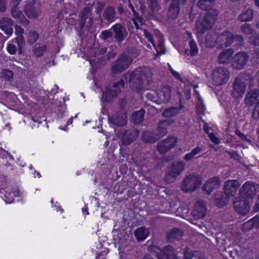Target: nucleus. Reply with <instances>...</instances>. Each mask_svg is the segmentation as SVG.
Returning <instances> with one entry per match:
<instances>
[{
  "label": "nucleus",
  "mask_w": 259,
  "mask_h": 259,
  "mask_svg": "<svg viewBox=\"0 0 259 259\" xmlns=\"http://www.w3.org/2000/svg\"><path fill=\"white\" fill-rule=\"evenodd\" d=\"M152 78L153 73L150 68L145 66L137 68L134 71L124 73L119 81L113 83L111 89L117 92L118 95L121 89L124 88V81H126L130 83L133 91L140 93L144 90V80L148 84H150L153 81Z\"/></svg>",
  "instance_id": "obj_1"
},
{
  "label": "nucleus",
  "mask_w": 259,
  "mask_h": 259,
  "mask_svg": "<svg viewBox=\"0 0 259 259\" xmlns=\"http://www.w3.org/2000/svg\"><path fill=\"white\" fill-rule=\"evenodd\" d=\"M259 225H256L255 223L251 219L248 221L244 223L242 225V229L245 231L251 230L253 227L257 228Z\"/></svg>",
  "instance_id": "obj_43"
},
{
  "label": "nucleus",
  "mask_w": 259,
  "mask_h": 259,
  "mask_svg": "<svg viewBox=\"0 0 259 259\" xmlns=\"http://www.w3.org/2000/svg\"><path fill=\"white\" fill-rule=\"evenodd\" d=\"M134 236L138 242L143 241L150 235L149 229L145 227L137 228L134 232Z\"/></svg>",
  "instance_id": "obj_21"
},
{
  "label": "nucleus",
  "mask_w": 259,
  "mask_h": 259,
  "mask_svg": "<svg viewBox=\"0 0 259 259\" xmlns=\"http://www.w3.org/2000/svg\"><path fill=\"white\" fill-rule=\"evenodd\" d=\"M226 252H228L230 254V259H240L237 249L235 248L234 246H231L230 245L227 247Z\"/></svg>",
  "instance_id": "obj_39"
},
{
  "label": "nucleus",
  "mask_w": 259,
  "mask_h": 259,
  "mask_svg": "<svg viewBox=\"0 0 259 259\" xmlns=\"http://www.w3.org/2000/svg\"><path fill=\"white\" fill-rule=\"evenodd\" d=\"M163 257H165L166 259H178L175 250L172 246H165L163 248Z\"/></svg>",
  "instance_id": "obj_30"
},
{
  "label": "nucleus",
  "mask_w": 259,
  "mask_h": 259,
  "mask_svg": "<svg viewBox=\"0 0 259 259\" xmlns=\"http://www.w3.org/2000/svg\"><path fill=\"white\" fill-rule=\"evenodd\" d=\"M185 163L178 161L171 164V166L167 168L172 172V175L179 176L185 169Z\"/></svg>",
  "instance_id": "obj_26"
},
{
  "label": "nucleus",
  "mask_w": 259,
  "mask_h": 259,
  "mask_svg": "<svg viewBox=\"0 0 259 259\" xmlns=\"http://www.w3.org/2000/svg\"><path fill=\"white\" fill-rule=\"evenodd\" d=\"M221 185V180L218 177H213L208 180L203 186V190L209 195L214 190L218 189Z\"/></svg>",
  "instance_id": "obj_16"
},
{
  "label": "nucleus",
  "mask_w": 259,
  "mask_h": 259,
  "mask_svg": "<svg viewBox=\"0 0 259 259\" xmlns=\"http://www.w3.org/2000/svg\"><path fill=\"white\" fill-rule=\"evenodd\" d=\"M7 50L11 55H15L17 52L16 47L15 45L9 43L7 45Z\"/></svg>",
  "instance_id": "obj_56"
},
{
  "label": "nucleus",
  "mask_w": 259,
  "mask_h": 259,
  "mask_svg": "<svg viewBox=\"0 0 259 259\" xmlns=\"http://www.w3.org/2000/svg\"><path fill=\"white\" fill-rule=\"evenodd\" d=\"M135 139V133L133 131H126L122 135L121 142L123 145H129Z\"/></svg>",
  "instance_id": "obj_32"
},
{
  "label": "nucleus",
  "mask_w": 259,
  "mask_h": 259,
  "mask_svg": "<svg viewBox=\"0 0 259 259\" xmlns=\"http://www.w3.org/2000/svg\"><path fill=\"white\" fill-rule=\"evenodd\" d=\"M141 138L145 143L153 144L158 140L159 136L158 135L150 131H144L142 133Z\"/></svg>",
  "instance_id": "obj_23"
},
{
  "label": "nucleus",
  "mask_w": 259,
  "mask_h": 259,
  "mask_svg": "<svg viewBox=\"0 0 259 259\" xmlns=\"http://www.w3.org/2000/svg\"><path fill=\"white\" fill-rule=\"evenodd\" d=\"M190 53L191 56H194L198 53V49L196 42L191 40L190 42Z\"/></svg>",
  "instance_id": "obj_53"
},
{
  "label": "nucleus",
  "mask_w": 259,
  "mask_h": 259,
  "mask_svg": "<svg viewBox=\"0 0 259 259\" xmlns=\"http://www.w3.org/2000/svg\"><path fill=\"white\" fill-rule=\"evenodd\" d=\"M97 4L98 5V7L96 9V11L97 13H99L102 10V9L104 7L105 3L103 1H98L97 2Z\"/></svg>",
  "instance_id": "obj_62"
},
{
  "label": "nucleus",
  "mask_w": 259,
  "mask_h": 259,
  "mask_svg": "<svg viewBox=\"0 0 259 259\" xmlns=\"http://www.w3.org/2000/svg\"><path fill=\"white\" fill-rule=\"evenodd\" d=\"M6 10V2L5 0H0V12H4Z\"/></svg>",
  "instance_id": "obj_63"
},
{
  "label": "nucleus",
  "mask_w": 259,
  "mask_h": 259,
  "mask_svg": "<svg viewBox=\"0 0 259 259\" xmlns=\"http://www.w3.org/2000/svg\"><path fill=\"white\" fill-rule=\"evenodd\" d=\"M208 137L210 140L214 143L215 144H219L220 143V139L215 136V135L212 133L209 134Z\"/></svg>",
  "instance_id": "obj_61"
},
{
  "label": "nucleus",
  "mask_w": 259,
  "mask_h": 259,
  "mask_svg": "<svg viewBox=\"0 0 259 259\" xmlns=\"http://www.w3.org/2000/svg\"><path fill=\"white\" fill-rule=\"evenodd\" d=\"M14 193L6 192L4 194V200L6 203L10 204L14 201Z\"/></svg>",
  "instance_id": "obj_49"
},
{
  "label": "nucleus",
  "mask_w": 259,
  "mask_h": 259,
  "mask_svg": "<svg viewBox=\"0 0 259 259\" xmlns=\"http://www.w3.org/2000/svg\"><path fill=\"white\" fill-rule=\"evenodd\" d=\"M146 3L152 12H155L159 10V5L157 0H146Z\"/></svg>",
  "instance_id": "obj_41"
},
{
  "label": "nucleus",
  "mask_w": 259,
  "mask_h": 259,
  "mask_svg": "<svg viewBox=\"0 0 259 259\" xmlns=\"http://www.w3.org/2000/svg\"><path fill=\"white\" fill-rule=\"evenodd\" d=\"M225 238L226 237L224 234H218L217 235L215 239L217 245L225 251H227V248H226L225 247V245L226 244Z\"/></svg>",
  "instance_id": "obj_37"
},
{
  "label": "nucleus",
  "mask_w": 259,
  "mask_h": 259,
  "mask_svg": "<svg viewBox=\"0 0 259 259\" xmlns=\"http://www.w3.org/2000/svg\"><path fill=\"white\" fill-rule=\"evenodd\" d=\"M249 43L254 46H259V35H254L249 37Z\"/></svg>",
  "instance_id": "obj_57"
},
{
  "label": "nucleus",
  "mask_w": 259,
  "mask_h": 259,
  "mask_svg": "<svg viewBox=\"0 0 259 259\" xmlns=\"http://www.w3.org/2000/svg\"><path fill=\"white\" fill-rule=\"evenodd\" d=\"M230 197L225 192H219L215 195V203L218 207H222L228 204Z\"/></svg>",
  "instance_id": "obj_22"
},
{
  "label": "nucleus",
  "mask_w": 259,
  "mask_h": 259,
  "mask_svg": "<svg viewBox=\"0 0 259 259\" xmlns=\"http://www.w3.org/2000/svg\"><path fill=\"white\" fill-rule=\"evenodd\" d=\"M240 186L236 180H229L225 182L224 189L226 195L230 197L234 196Z\"/></svg>",
  "instance_id": "obj_15"
},
{
  "label": "nucleus",
  "mask_w": 259,
  "mask_h": 259,
  "mask_svg": "<svg viewBox=\"0 0 259 259\" xmlns=\"http://www.w3.org/2000/svg\"><path fill=\"white\" fill-rule=\"evenodd\" d=\"M229 77V72L225 68L219 67L212 70L211 78L215 85H221L226 83Z\"/></svg>",
  "instance_id": "obj_6"
},
{
  "label": "nucleus",
  "mask_w": 259,
  "mask_h": 259,
  "mask_svg": "<svg viewBox=\"0 0 259 259\" xmlns=\"http://www.w3.org/2000/svg\"><path fill=\"white\" fill-rule=\"evenodd\" d=\"M102 38L104 40H106L108 38H111L113 36L112 27L110 29L106 30H104L101 33Z\"/></svg>",
  "instance_id": "obj_54"
},
{
  "label": "nucleus",
  "mask_w": 259,
  "mask_h": 259,
  "mask_svg": "<svg viewBox=\"0 0 259 259\" xmlns=\"http://www.w3.org/2000/svg\"><path fill=\"white\" fill-rule=\"evenodd\" d=\"M253 16V11L248 8L245 12L242 13L238 17V20L241 22H247L251 21Z\"/></svg>",
  "instance_id": "obj_36"
},
{
  "label": "nucleus",
  "mask_w": 259,
  "mask_h": 259,
  "mask_svg": "<svg viewBox=\"0 0 259 259\" xmlns=\"http://www.w3.org/2000/svg\"><path fill=\"white\" fill-rule=\"evenodd\" d=\"M234 90L232 95L235 98H241L245 92L246 86L243 79L236 77L233 83Z\"/></svg>",
  "instance_id": "obj_12"
},
{
  "label": "nucleus",
  "mask_w": 259,
  "mask_h": 259,
  "mask_svg": "<svg viewBox=\"0 0 259 259\" xmlns=\"http://www.w3.org/2000/svg\"><path fill=\"white\" fill-rule=\"evenodd\" d=\"M259 191V184L252 181L245 182L239 190L240 196L245 199H252Z\"/></svg>",
  "instance_id": "obj_5"
},
{
  "label": "nucleus",
  "mask_w": 259,
  "mask_h": 259,
  "mask_svg": "<svg viewBox=\"0 0 259 259\" xmlns=\"http://www.w3.org/2000/svg\"><path fill=\"white\" fill-rule=\"evenodd\" d=\"M252 117L254 119H259V101L257 102V104H256L254 107V109L253 110Z\"/></svg>",
  "instance_id": "obj_58"
},
{
  "label": "nucleus",
  "mask_w": 259,
  "mask_h": 259,
  "mask_svg": "<svg viewBox=\"0 0 259 259\" xmlns=\"http://www.w3.org/2000/svg\"><path fill=\"white\" fill-rule=\"evenodd\" d=\"M38 34L36 31H30L27 40L28 44L30 45L34 44L38 39Z\"/></svg>",
  "instance_id": "obj_44"
},
{
  "label": "nucleus",
  "mask_w": 259,
  "mask_h": 259,
  "mask_svg": "<svg viewBox=\"0 0 259 259\" xmlns=\"http://www.w3.org/2000/svg\"><path fill=\"white\" fill-rule=\"evenodd\" d=\"M218 10H211L207 12L200 21H197L196 28L198 33L203 34L213 26L219 15Z\"/></svg>",
  "instance_id": "obj_2"
},
{
  "label": "nucleus",
  "mask_w": 259,
  "mask_h": 259,
  "mask_svg": "<svg viewBox=\"0 0 259 259\" xmlns=\"http://www.w3.org/2000/svg\"><path fill=\"white\" fill-rule=\"evenodd\" d=\"M14 3L15 4L11 9V14L12 16L17 19H20L23 16L22 12L19 10L18 9V6L22 0H12Z\"/></svg>",
  "instance_id": "obj_34"
},
{
  "label": "nucleus",
  "mask_w": 259,
  "mask_h": 259,
  "mask_svg": "<svg viewBox=\"0 0 259 259\" xmlns=\"http://www.w3.org/2000/svg\"><path fill=\"white\" fill-rule=\"evenodd\" d=\"M45 50L46 46H43L42 47H38L34 48L33 50V52L36 57H39L43 55V53Z\"/></svg>",
  "instance_id": "obj_52"
},
{
  "label": "nucleus",
  "mask_w": 259,
  "mask_h": 259,
  "mask_svg": "<svg viewBox=\"0 0 259 259\" xmlns=\"http://www.w3.org/2000/svg\"><path fill=\"white\" fill-rule=\"evenodd\" d=\"M201 151V149L199 147H197L196 148L193 149L190 153L187 154L184 157V159L188 161H190L194 158L196 155L199 154Z\"/></svg>",
  "instance_id": "obj_40"
},
{
  "label": "nucleus",
  "mask_w": 259,
  "mask_h": 259,
  "mask_svg": "<svg viewBox=\"0 0 259 259\" xmlns=\"http://www.w3.org/2000/svg\"><path fill=\"white\" fill-rule=\"evenodd\" d=\"M36 0H32L27 2L24 8L25 15L29 19H35L38 17V14L35 7Z\"/></svg>",
  "instance_id": "obj_17"
},
{
  "label": "nucleus",
  "mask_w": 259,
  "mask_h": 259,
  "mask_svg": "<svg viewBox=\"0 0 259 259\" xmlns=\"http://www.w3.org/2000/svg\"><path fill=\"white\" fill-rule=\"evenodd\" d=\"M202 183L200 177L194 175L186 176L183 179L181 189L184 192H192L199 188Z\"/></svg>",
  "instance_id": "obj_4"
},
{
  "label": "nucleus",
  "mask_w": 259,
  "mask_h": 259,
  "mask_svg": "<svg viewBox=\"0 0 259 259\" xmlns=\"http://www.w3.org/2000/svg\"><path fill=\"white\" fill-rule=\"evenodd\" d=\"M215 2L213 0H199L197 5L202 10L209 12L211 10H217L212 9Z\"/></svg>",
  "instance_id": "obj_28"
},
{
  "label": "nucleus",
  "mask_w": 259,
  "mask_h": 259,
  "mask_svg": "<svg viewBox=\"0 0 259 259\" xmlns=\"http://www.w3.org/2000/svg\"><path fill=\"white\" fill-rule=\"evenodd\" d=\"M232 43L234 41H236L240 45H242L244 42V38L243 36L241 35L238 34H233L232 37Z\"/></svg>",
  "instance_id": "obj_55"
},
{
  "label": "nucleus",
  "mask_w": 259,
  "mask_h": 259,
  "mask_svg": "<svg viewBox=\"0 0 259 259\" xmlns=\"http://www.w3.org/2000/svg\"><path fill=\"white\" fill-rule=\"evenodd\" d=\"M240 29L241 31L247 35L253 34V30L250 24L245 23L241 26Z\"/></svg>",
  "instance_id": "obj_45"
},
{
  "label": "nucleus",
  "mask_w": 259,
  "mask_h": 259,
  "mask_svg": "<svg viewBox=\"0 0 259 259\" xmlns=\"http://www.w3.org/2000/svg\"><path fill=\"white\" fill-rule=\"evenodd\" d=\"M24 29L21 26L16 25L15 26V33L17 36H23Z\"/></svg>",
  "instance_id": "obj_60"
},
{
  "label": "nucleus",
  "mask_w": 259,
  "mask_h": 259,
  "mask_svg": "<svg viewBox=\"0 0 259 259\" xmlns=\"http://www.w3.org/2000/svg\"><path fill=\"white\" fill-rule=\"evenodd\" d=\"M168 68L169 69L171 73V74L173 75V76L178 80H180L182 82H184V79L182 78L180 74L175 70L172 69V68L171 67V66L168 64Z\"/></svg>",
  "instance_id": "obj_59"
},
{
  "label": "nucleus",
  "mask_w": 259,
  "mask_h": 259,
  "mask_svg": "<svg viewBox=\"0 0 259 259\" xmlns=\"http://www.w3.org/2000/svg\"><path fill=\"white\" fill-rule=\"evenodd\" d=\"M258 95L259 91L257 89L250 91L245 97V104L249 106L253 105L256 101Z\"/></svg>",
  "instance_id": "obj_25"
},
{
  "label": "nucleus",
  "mask_w": 259,
  "mask_h": 259,
  "mask_svg": "<svg viewBox=\"0 0 259 259\" xmlns=\"http://www.w3.org/2000/svg\"><path fill=\"white\" fill-rule=\"evenodd\" d=\"M132 62V58L128 54L123 53L112 63L111 72L114 74L121 73L130 67Z\"/></svg>",
  "instance_id": "obj_3"
},
{
  "label": "nucleus",
  "mask_w": 259,
  "mask_h": 259,
  "mask_svg": "<svg viewBox=\"0 0 259 259\" xmlns=\"http://www.w3.org/2000/svg\"><path fill=\"white\" fill-rule=\"evenodd\" d=\"M113 35L117 43H121L127 35L126 29L121 23H117L112 26Z\"/></svg>",
  "instance_id": "obj_9"
},
{
  "label": "nucleus",
  "mask_w": 259,
  "mask_h": 259,
  "mask_svg": "<svg viewBox=\"0 0 259 259\" xmlns=\"http://www.w3.org/2000/svg\"><path fill=\"white\" fill-rule=\"evenodd\" d=\"M207 211L206 203L204 200L197 199L192 211V215L196 219L203 218L206 216Z\"/></svg>",
  "instance_id": "obj_11"
},
{
  "label": "nucleus",
  "mask_w": 259,
  "mask_h": 259,
  "mask_svg": "<svg viewBox=\"0 0 259 259\" xmlns=\"http://www.w3.org/2000/svg\"><path fill=\"white\" fill-rule=\"evenodd\" d=\"M171 88L169 85L163 87V96L164 99H163V103H167L170 101L171 98Z\"/></svg>",
  "instance_id": "obj_38"
},
{
  "label": "nucleus",
  "mask_w": 259,
  "mask_h": 259,
  "mask_svg": "<svg viewBox=\"0 0 259 259\" xmlns=\"http://www.w3.org/2000/svg\"><path fill=\"white\" fill-rule=\"evenodd\" d=\"M104 19L109 23H112L115 20L116 12L113 7H108L103 14Z\"/></svg>",
  "instance_id": "obj_27"
},
{
  "label": "nucleus",
  "mask_w": 259,
  "mask_h": 259,
  "mask_svg": "<svg viewBox=\"0 0 259 259\" xmlns=\"http://www.w3.org/2000/svg\"><path fill=\"white\" fill-rule=\"evenodd\" d=\"M12 42L17 44L19 49V53L20 54L22 47L24 44L25 40L23 36H17L12 39Z\"/></svg>",
  "instance_id": "obj_42"
},
{
  "label": "nucleus",
  "mask_w": 259,
  "mask_h": 259,
  "mask_svg": "<svg viewBox=\"0 0 259 259\" xmlns=\"http://www.w3.org/2000/svg\"><path fill=\"white\" fill-rule=\"evenodd\" d=\"M126 112L117 111L115 114L108 118L109 122L118 127H122L127 122Z\"/></svg>",
  "instance_id": "obj_13"
},
{
  "label": "nucleus",
  "mask_w": 259,
  "mask_h": 259,
  "mask_svg": "<svg viewBox=\"0 0 259 259\" xmlns=\"http://www.w3.org/2000/svg\"><path fill=\"white\" fill-rule=\"evenodd\" d=\"M183 254L185 259H202L205 257L203 252L198 250H192L188 247L183 249Z\"/></svg>",
  "instance_id": "obj_20"
},
{
  "label": "nucleus",
  "mask_w": 259,
  "mask_h": 259,
  "mask_svg": "<svg viewBox=\"0 0 259 259\" xmlns=\"http://www.w3.org/2000/svg\"><path fill=\"white\" fill-rule=\"evenodd\" d=\"M118 96V93L112 91L110 88H107L103 93L102 98L105 102L110 103L112 101L113 98Z\"/></svg>",
  "instance_id": "obj_33"
},
{
  "label": "nucleus",
  "mask_w": 259,
  "mask_h": 259,
  "mask_svg": "<svg viewBox=\"0 0 259 259\" xmlns=\"http://www.w3.org/2000/svg\"><path fill=\"white\" fill-rule=\"evenodd\" d=\"M177 177V175H172V172L169 169H166L165 176V181L166 183L170 184L173 182Z\"/></svg>",
  "instance_id": "obj_48"
},
{
  "label": "nucleus",
  "mask_w": 259,
  "mask_h": 259,
  "mask_svg": "<svg viewBox=\"0 0 259 259\" xmlns=\"http://www.w3.org/2000/svg\"><path fill=\"white\" fill-rule=\"evenodd\" d=\"M177 143L176 138L170 137L166 140H163V152H167L171 148H174Z\"/></svg>",
  "instance_id": "obj_35"
},
{
  "label": "nucleus",
  "mask_w": 259,
  "mask_h": 259,
  "mask_svg": "<svg viewBox=\"0 0 259 259\" xmlns=\"http://www.w3.org/2000/svg\"><path fill=\"white\" fill-rule=\"evenodd\" d=\"M183 236V231L177 228H173L165 234L166 240L170 243L181 240Z\"/></svg>",
  "instance_id": "obj_18"
},
{
  "label": "nucleus",
  "mask_w": 259,
  "mask_h": 259,
  "mask_svg": "<svg viewBox=\"0 0 259 259\" xmlns=\"http://www.w3.org/2000/svg\"><path fill=\"white\" fill-rule=\"evenodd\" d=\"M249 59V56L246 52H238L232 58V67L235 70H242L247 65Z\"/></svg>",
  "instance_id": "obj_7"
},
{
  "label": "nucleus",
  "mask_w": 259,
  "mask_h": 259,
  "mask_svg": "<svg viewBox=\"0 0 259 259\" xmlns=\"http://www.w3.org/2000/svg\"><path fill=\"white\" fill-rule=\"evenodd\" d=\"M128 7L131 9L133 13V21L137 29H140L139 24H142L143 19L140 16L139 14L137 12L131 3L128 4Z\"/></svg>",
  "instance_id": "obj_29"
},
{
  "label": "nucleus",
  "mask_w": 259,
  "mask_h": 259,
  "mask_svg": "<svg viewBox=\"0 0 259 259\" xmlns=\"http://www.w3.org/2000/svg\"><path fill=\"white\" fill-rule=\"evenodd\" d=\"M144 36L147 38L148 41L151 43L156 51L155 58H159L162 55V40H160L158 46H156L154 38L151 33L147 30H144Z\"/></svg>",
  "instance_id": "obj_19"
},
{
  "label": "nucleus",
  "mask_w": 259,
  "mask_h": 259,
  "mask_svg": "<svg viewBox=\"0 0 259 259\" xmlns=\"http://www.w3.org/2000/svg\"><path fill=\"white\" fill-rule=\"evenodd\" d=\"M92 12V8L89 6L84 7L80 12L79 16L80 18L83 19L84 21H86L88 18L89 15Z\"/></svg>",
  "instance_id": "obj_46"
},
{
  "label": "nucleus",
  "mask_w": 259,
  "mask_h": 259,
  "mask_svg": "<svg viewBox=\"0 0 259 259\" xmlns=\"http://www.w3.org/2000/svg\"><path fill=\"white\" fill-rule=\"evenodd\" d=\"M187 0H171L167 13V19L170 21L176 19L180 11V5H184Z\"/></svg>",
  "instance_id": "obj_8"
},
{
  "label": "nucleus",
  "mask_w": 259,
  "mask_h": 259,
  "mask_svg": "<svg viewBox=\"0 0 259 259\" xmlns=\"http://www.w3.org/2000/svg\"><path fill=\"white\" fill-rule=\"evenodd\" d=\"M233 53L234 50L231 48L224 51L218 56V62L221 64L229 63Z\"/></svg>",
  "instance_id": "obj_24"
},
{
  "label": "nucleus",
  "mask_w": 259,
  "mask_h": 259,
  "mask_svg": "<svg viewBox=\"0 0 259 259\" xmlns=\"http://www.w3.org/2000/svg\"><path fill=\"white\" fill-rule=\"evenodd\" d=\"M2 74L5 79L8 81H11L14 76L13 72L9 69H4L2 72Z\"/></svg>",
  "instance_id": "obj_51"
},
{
  "label": "nucleus",
  "mask_w": 259,
  "mask_h": 259,
  "mask_svg": "<svg viewBox=\"0 0 259 259\" xmlns=\"http://www.w3.org/2000/svg\"><path fill=\"white\" fill-rule=\"evenodd\" d=\"M232 32L226 31L218 36L216 41L220 48H227L232 44Z\"/></svg>",
  "instance_id": "obj_14"
},
{
  "label": "nucleus",
  "mask_w": 259,
  "mask_h": 259,
  "mask_svg": "<svg viewBox=\"0 0 259 259\" xmlns=\"http://www.w3.org/2000/svg\"><path fill=\"white\" fill-rule=\"evenodd\" d=\"M145 111L143 108L138 111H134L132 115L133 122L135 124H139L143 122Z\"/></svg>",
  "instance_id": "obj_31"
},
{
  "label": "nucleus",
  "mask_w": 259,
  "mask_h": 259,
  "mask_svg": "<svg viewBox=\"0 0 259 259\" xmlns=\"http://www.w3.org/2000/svg\"><path fill=\"white\" fill-rule=\"evenodd\" d=\"M259 210V195L257 196L255 204L253 207L252 211L257 212Z\"/></svg>",
  "instance_id": "obj_64"
},
{
  "label": "nucleus",
  "mask_w": 259,
  "mask_h": 259,
  "mask_svg": "<svg viewBox=\"0 0 259 259\" xmlns=\"http://www.w3.org/2000/svg\"><path fill=\"white\" fill-rule=\"evenodd\" d=\"M177 113L176 108L169 107L164 110L163 112V116L171 117L175 116Z\"/></svg>",
  "instance_id": "obj_47"
},
{
  "label": "nucleus",
  "mask_w": 259,
  "mask_h": 259,
  "mask_svg": "<svg viewBox=\"0 0 259 259\" xmlns=\"http://www.w3.org/2000/svg\"><path fill=\"white\" fill-rule=\"evenodd\" d=\"M127 104L126 100L124 99H120L117 104V108L119 109L118 111L126 112L125 107Z\"/></svg>",
  "instance_id": "obj_50"
},
{
  "label": "nucleus",
  "mask_w": 259,
  "mask_h": 259,
  "mask_svg": "<svg viewBox=\"0 0 259 259\" xmlns=\"http://www.w3.org/2000/svg\"><path fill=\"white\" fill-rule=\"evenodd\" d=\"M234 207L236 211L242 215L247 214L250 210L248 202L241 196L236 198V201H234Z\"/></svg>",
  "instance_id": "obj_10"
}]
</instances>
